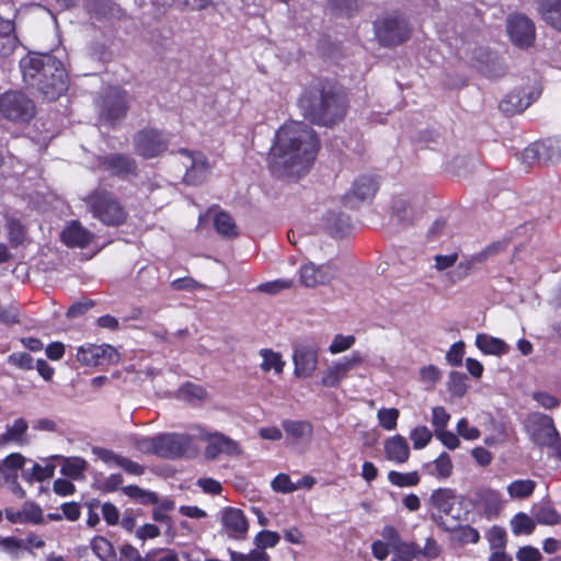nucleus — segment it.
Returning <instances> with one entry per match:
<instances>
[{
    "mask_svg": "<svg viewBox=\"0 0 561 561\" xmlns=\"http://www.w3.org/2000/svg\"><path fill=\"white\" fill-rule=\"evenodd\" d=\"M335 275L336 270L331 264L316 265L309 262L300 267V283L306 287L324 285Z\"/></svg>",
    "mask_w": 561,
    "mask_h": 561,
    "instance_id": "nucleus-21",
    "label": "nucleus"
},
{
    "mask_svg": "<svg viewBox=\"0 0 561 561\" xmlns=\"http://www.w3.org/2000/svg\"><path fill=\"white\" fill-rule=\"evenodd\" d=\"M355 341L354 335L337 334L333 337L329 346V352L331 354H339L348 351L355 344Z\"/></svg>",
    "mask_w": 561,
    "mask_h": 561,
    "instance_id": "nucleus-47",
    "label": "nucleus"
},
{
    "mask_svg": "<svg viewBox=\"0 0 561 561\" xmlns=\"http://www.w3.org/2000/svg\"><path fill=\"white\" fill-rule=\"evenodd\" d=\"M221 524L230 538L244 539L249 523L243 512L234 507H225L220 512Z\"/></svg>",
    "mask_w": 561,
    "mask_h": 561,
    "instance_id": "nucleus-20",
    "label": "nucleus"
},
{
    "mask_svg": "<svg viewBox=\"0 0 561 561\" xmlns=\"http://www.w3.org/2000/svg\"><path fill=\"white\" fill-rule=\"evenodd\" d=\"M381 536L386 540L385 542H387L391 549H394L396 547L405 542L401 539L398 529L391 525H386L382 527Z\"/></svg>",
    "mask_w": 561,
    "mask_h": 561,
    "instance_id": "nucleus-59",
    "label": "nucleus"
},
{
    "mask_svg": "<svg viewBox=\"0 0 561 561\" xmlns=\"http://www.w3.org/2000/svg\"><path fill=\"white\" fill-rule=\"evenodd\" d=\"M457 524H459V522ZM450 533H455L456 539L461 543H477L480 540L478 530L468 525H456V529Z\"/></svg>",
    "mask_w": 561,
    "mask_h": 561,
    "instance_id": "nucleus-45",
    "label": "nucleus"
},
{
    "mask_svg": "<svg viewBox=\"0 0 561 561\" xmlns=\"http://www.w3.org/2000/svg\"><path fill=\"white\" fill-rule=\"evenodd\" d=\"M516 559L518 561H540L541 554L538 549L526 546L517 551Z\"/></svg>",
    "mask_w": 561,
    "mask_h": 561,
    "instance_id": "nucleus-64",
    "label": "nucleus"
},
{
    "mask_svg": "<svg viewBox=\"0 0 561 561\" xmlns=\"http://www.w3.org/2000/svg\"><path fill=\"white\" fill-rule=\"evenodd\" d=\"M535 520L542 525H557L561 523V515L550 505L541 504L533 507Z\"/></svg>",
    "mask_w": 561,
    "mask_h": 561,
    "instance_id": "nucleus-33",
    "label": "nucleus"
},
{
    "mask_svg": "<svg viewBox=\"0 0 561 561\" xmlns=\"http://www.w3.org/2000/svg\"><path fill=\"white\" fill-rule=\"evenodd\" d=\"M106 168L117 174L131 173L135 170L133 160L125 156L116 154L105 161Z\"/></svg>",
    "mask_w": 561,
    "mask_h": 561,
    "instance_id": "nucleus-40",
    "label": "nucleus"
},
{
    "mask_svg": "<svg viewBox=\"0 0 561 561\" xmlns=\"http://www.w3.org/2000/svg\"><path fill=\"white\" fill-rule=\"evenodd\" d=\"M280 540V536L276 531L261 530L254 537V543L257 548H274Z\"/></svg>",
    "mask_w": 561,
    "mask_h": 561,
    "instance_id": "nucleus-46",
    "label": "nucleus"
},
{
    "mask_svg": "<svg viewBox=\"0 0 561 561\" xmlns=\"http://www.w3.org/2000/svg\"><path fill=\"white\" fill-rule=\"evenodd\" d=\"M332 10L341 15H351L358 9V0H328Z\"/></svg>",
    "mask_w": 561,
    "mask_h": 561,
    "instance_id": "nucleus-51",
    "label": "nucleus"
},
{
    "mask_svg": "<svg viewBox=\"0 0 561 561\" xmlns=\"http://www.w3.org/2000/svg\"><path fill=\"white\" fill-rule=\"evenodd\" d=\"M432 432L425 425L416 426L410 432V439L413 443L414 449L425 448L432 440Z\"/></svg>",
    "mask_w": 561,
    "mask_h": 561,
    "instance_id": "nucleus-43",
    "label": "nucleus"
},
{
    "mask_svg": "<svg viewBox=\"0 0 561 561\" xmlns=\"http://www.w3.org/2000/svg\"><path fill=\"white\" fill-rule=\"evenodd\" d=\"M442 552V547L439 543L432 537L427 538L424 547L421 549L420 556L424 557L426 560L432 561L439 557Z\"/></svg>",
    "mask_w": 561,
    "mask_h": 561,
    "instance_id": "nucleus-60",
    "label": "nucleus"
},
{
    "mask_svg": "<svg viewBox=\"0 0 561 561\" xmlns=\"http://www.w3.org/2000/svg\"><path fill=\"white\" fill-rule=\"evenodd\" d=\"M93 236L78 221L70 222L61 232L62 241L69 247L83 248L88 245Z\"/></svg>",
    "mask_w": 561,
    "mask_h": 561,
    "instance_id": "nucleus-24",
    "label": "nucleus"
},
{
    "mask_svg": "<svg viewBox=\"0 0 561 561\" xmlns=\"http://www.w3.org/2000/svg\"><path fill=\"white\" fill-rule=\"evenodd\" d=\"M476 346L482 353L493 356H502L510 351V346L505 341L485 333L477 334Z\"/></svg>",
    "mask_w": 561,
    "mask_h": 561,
    "instance_id": "nucleus-26",
    "label": "nucleus"
},
{
    "mask_svg": "<svg viewBox=\"0 0 561 561\" xmlns=\"http://www.w3.org/2000/svg\"><path fill=\"white\" fill-rule=\"evenodd\" d=\"M430 474L438 479H447L453 474L454 465L447 453H442L433 462L426 466Z\"/></svg>",
    "mask_w": 561,
    "mask_h": 561,
    "instance_id": "nucleus-32",
    "label": "nucleus"
},
{
    "mask_svg": "<svg viewBox=\"0 0 561 561\" xmlns=\"http://www.w3.org/2000/svg\"><path fill=\"white\" fill-rule=\"evenodd\" d=\"M435 436L448 449L454 450V449L458 448L460 445V440H459L458 436L456 434H454L453 432L439 428V430H435Z\"/></svg>",
    "mask_w": 561,
    "mask_h": 561,
    "instance_id": "nucleus-58",
    "label": "nucleus"
},
{
    "mask_svg": "<svg viewBox=\"0 0 561 561\" xmlns=\"http://www.w3.org/2000/svg\"><path fill=\"white\" fill-rule=\"evenodd\" d=\"M319 351L312 344H299L293 352L294 374L298 378L311 377L318 368Z\"/></svg>",
    "mask_w": 561,
    "mask_h": 561,
    "instance_id": "nucleus-15",
    "label": "nucleus"
},
{
    "mask_svg": "<svg viewBox=\"0 0 561 561\" xmlns=\"http://www.w3.org/2000/svg\"><path fill=\"white\" fill-rule=\"evenodd\" d=\"M194 437L207 442V447L205 448V457L208 459H215L220 454H227L229 456H239L242 454V448L240 447L239 443L224 434H210L204 430H201L198 434L194 435Z\"/></svg>",
    "mask_w": 561,
    "mask_h": 561,
    "instance_id": "nucleus-12",
    "label": "nucleus"
},
{
    "mask_svg": "<svg viewBox=\"0 0 561 561\" xmlns=\"http://www.w3.org/2000/svg\"><path fill=\"white\" fill-rule=\"evenodd\" d=\"M512 533L518 535H530L535 529V522L525 513L516 514L511 520Z\"/></svg>",
    "mask_w": 561,
    "mask_h": 561,
    "instance_id": "nucleus-39",
    "label": "nucleus"
},
{
    "mask_svg": "<svg viewBox=\"0 0 561 561\" xmlns=\"http://www.w3.org/2000/svg\"><path fill=\"white\" fill-rule=\"evenodd\" d=\"M482 261H483V255L480 254V255H477V256H474L470 260H467L465 262H460L456 266L453 279L459 280V279L467 277L470 274V272L472 271L474 263L482 262Z\"/></svg>",
    "mask_w": 561,
    "mask_h": 561,
    "instance_id": "nucleus-53",
    "label": "nucleus"
},
{
    "mask_svg": "<svg viewBox=\"0 0 561 561\" xmlns=\"http://www.w3.org/2000/svg\"><path fill=\"white\" fill-rule=\"evenodd\" d=\"M526 430L534 444L549 447L559 439V432L552 417L542 413H533L527 419Z\"/></svg>",
    "mask_w": 561,
    "mask_h": 561,
    "instance_id": "nucleus-7",
    "label": "nucleus"
},
{
    "mask_svg": "<svg viewBox=\"0 0 561 561\" xmlns=\"http://www.w3.org/2000/svg\"><path fill=\"white\" fill-rule=\"evenodd\" d=\"M376 37L383 46H393L404 42L410 34L407 22L398 15L381 18L375 23Z\"/></svg>",
    "mask_w": 561,
    "mask_h": 561,
    "instance_id": "nucleus-8",
    "label": "nucleus"
},
{
    "mask_svg": "<svg viewBox=\"0 0 561 561\" xmlns=\"http://www.w3.org/2000/svg\"><path fill=\"white\" fill-rule=\"evenodd\" d=\"M388 481L398 488H410L415 486L420 482V476L417 471L400 472L391 470L388 472Z\"/></svg>",
    "mask_w": 561,
    "mask_h": 561,
    "instance_id": "nucleus-35",
    "label": "nucleus"
},
{
    "mask_svg": "<svg viewBox=\"0 0 561 561\" xmlns=\"http://www.w3.org/2000/svg\"><path fill=\"white\" fill-rule=\"evenodd\" d=\"M421 548L414 542H404L392 549L391 561H414L420 556Z\"/></svg>",
    "mask_w": 561,
    "mask_h": 561,
    "instance_id": "nucleus-38",
    "label": "nucleus"
},
{
    "mask_svg": "<svg viewBox=\"0 0 561 561\" xmlns=\"http://www.w3.org/2000/svg\"><path fill=\"white\" fill-rule=\"evenodd\" d=\"M431 518L443 530L456 529L459 516L454 514L456 497L450 489L435 490L430 497Z\"/></svg>",
    "mask_w": 561,
    "mask_h": 561,
    "instance_id": "nucleus-5",
    "label": "nucleus"
},
{
    "mask_svg": "<svg viewBox=\"0 0 561 561\" xmlns=\"http://www.w3.org/2000/svg\"><path fill=\"white\" fill-rule=\"evenodd\" d=\"M76 358L82 366L96 367L117 363L119 354L108 344L85 343L77 348Z\"/></svg>",
    "mask_w": 561,
    "mask_h": 561,
    "instance_id": "nucleus-9",
    "label": "nucleus"
},
{
    "mask_svg": "<svg viewBox=\"0 0 561 561\" xmlns=\"http://www.w3.org/2000/svg\"><path fill=\"white\" fill-rule=\"evenodd\" d=\"M181 163L186 169L183 180L190 185H197L204 182L210 174L211 165L206 156L202 152H192L185 149L180 150Z\"/></svg>",
    "mask_w": 561,
    "mask_h": 561,
    "instance_id": "nucleus-10",
    "label": "nucleus"
},
{
    "mask_svg": "<svg viewBox=\"0 0 561 561\" xmlns=\"http://www.w3.org/2000/svg\"><path fill=\"white\" fill-rule=\"evenodd\" d=\"M205 390L195 383H186L179 389V397L184 400L203 399Z\"/></svg>",
    "mask_w": 561,
    "mask_h": 561,
    "instance_id": "nucleus-56",
    "label": "nucleus"
},
{
    "mask_svg": "<svg viewBox=\"0 0 561 561\" xmlns=\"http://www.w3.org/2000/svg\"><path fill=\"white\" fill-rule=\"evenodd\" d=\"M378 190V181L375 175L362 174L355 179L346 194V202L355 207L359 202L370 201Z\"/></svg>",
    "mask_w": 561,
    "mask_h": 561,
    "instance_id": "nucleus-19",
    "label": "nucleus"
},
{
    "mask_svg": "<svg viewBox=\"0 0 561 561\" xmlns=\"http://www.w3.org/2000/svg\"><path fill=\"white\" fill-rule=\"evenodd\" d=\"M55 467L53 465L42 466L38 463H34L31 470H24L22 472V478L26 482L33 481H45L50 479L54 476Z\"/></svg>",
    "mask_w": 561,
    "mask_h": 561,
    "instance_id": "nucleus-37",
    "label": "nucleus"
},
{
    "mask_svg": "<svg viewBox=\"0 0 561 561\" xmlns=\"http://www.w3.org/2000/svg\"><path fill=\"white\" fill-rule=\"evenodd\" d=\"M319 140L306 124L290 122L276 133L270 152V167L278 176H300L316 158Z\"/></svg>",
    "mask_w": 561,
    "mask_h": 561,
    "instance_id": "nucleus-1",
    "label": "nucleus"
},
{
    "mask_svg": "<svg viewBox=\"0 0 561 561\" xmlns=\"http://www.w3.org/2000/svg\"><path fill=\"white\" fill-rule=\"evenodd\" d=\"M28 422L23 417H18L12 424L5 426L4 432L0 435V447L14 445L23 447L28 445L27 436Z\"/></svg>",
    "mask_w": 561,
    "mask_h": 561,
    "instance_id": "nucleus-22",
    "label": "nucleus"
},
{
    "mask_svg": "<svg viewBox=\"0 0 561 561\" xmlns=\"http://www.w3.org/2000/svg\"><path fill=\"white\" fill-rule=\"evenodd\" d=\"M88 206L94 218L107 226L125 222L127 213L115 196L106 191H95L87 198Z\"/></svg>",
    "mask_w": 561,
    "mask_h": 561,
    "instance_id": "nucleus-3",
    "label": "nucleus"
},
{
    "mask_svg": "<svg viewBox=\"0 0 561 561\" xmlns=\"http://www.w3.org/2000/svg\"><path fill=\"white\" fill-rule=\"evenodd\" d=\"M450 421V414L443 407H434L432 409V425L435 430H445Z\"/></svg>",
    "mask_w": 561,
    "mask_h": 561,
    "instance_id": "nucleus-54",
    "label": "nucleus"
},
{
    "mask_svg": "<svg viewBox=\"0 0 561 561\" xmlns=\"http://www.w3.org/2000/svg\"><path fill=\"white\" fill-rule=\"evenodd\" d=\"M457 433L466 440H476L480 437V431L471 426L467 419L462 417L457 423Z\"/></svg>",
    "mask_w": 561,
    "mask_h": 561,
    "instance_id": "nucleus-52",
    "label": "nucleus"
},
{
    "mask_svg": "<svg viewBox=\"0 0 561 561\" xmlns=\"http://www.w3.org/2000/svg\"><path fill=\"white\" fill-rule=\"evenodd\" d=\"M128 98L125 91L119 88H111L106 92L102 108L101 118L112 123L122 118L127 111Z\"/></svg>",
    "mask_w": 561,
    "mask_h": 561,
    "instance_id": "nucleus-17",
    "label": "nucleus"
},
{
    "mask_svg": "<svg viewBox=\"0 0 561 561\" xmlns=\"http://www.w3.org/2000/svg\"><path fill=\"white\" fill-rule=\"evenodd\" d=\"M135 149L144 158H154L168 149V140L159 130L146 128L136 135Z\"/></svg>",
    "mask_w": 561,
    "mask_h": 561,
    "instance_id": "nucleus-13",
    "label": "nucleus"
},
{
    "mask_svg": "<svg viewBox=\"0 0 561 561\" xmlns=\"http://www.w3.org/2000/svg\"><path fill=\"white\" fill-rule=\"evenodd\" d=\"M26 460L20 453H12L0 460V484L14 482V478H18V471L23 469Z\"/></svg>",
    "mask_w": 561,
    "mask_h": 561,
    "instance_id": "nucleus-25",
    "label": "nucleus"
},
{
    "mask_svg": "<svg viewBox=\"0 0 561 561\" xmlns=\"http://www.w3.org/2000/svg\"><path fill=\"white\" fill-rule=\"evenodd\" d=\"M533 100L522 91H515L506 95L500 103V108L507 115H514L525 111Z\"/></svg>",
    "mask_w": 561,
    "mask_h": 561,
    "instance_id": "nucleus-27",
    "label": "nucleus"
},
{
    "mask_svg": "<svg viewBox=\"0 0 561 561\" xmlns=\"http://www.w3.org/2000/svg\"><path fill=\"white\" fill-rule=\"evenodd\" d=\"M14 23L0 16V56L11 54L18 46Z\"/></svg>",
    "mask_w": 561,
    "mask_h": 561,
    "instance_id": "nucleus-28",
    "label": "nucleus"
},
{
    "mask_svg": "<svg viewBox=\"0 0 561 561\" xmlns=\"http://www.w3.org/2000/svg\"><path fill=\"white\" fill-rule=\"evenodd\" d=\"M304 116L319 125H331L344 115V106L333 87L314 82L305 89L298 100Z\"/></svg>",
    "mask_w": 561,
    "mask_h": 561,
    "instance_id": "nucleus-2",
    "label": "nucleus"
},
{
    "mask_svg": "<svg viewBox=\"0 0 561 561\" xmlns=\"http://www.w3.org/2000/svg\"><path fill=\"white\" fill-rule=\"evenodd\" d=\"M194 435L163 434L158 436V456L175 458L195 450L192 446Z\"/></svg>",
    "mask_w": 561,
    "mask_h": 561,
    "instance_id": "nucleus-14",
    "label": "nucleus"
},
{
    "mask_svg": "<svg viewBox=\"0 0 561 561\" xmlns=\"http://www.w3.org/2000/svg\"><path fill=\"white\" fill-rule=\"evenodd\" d=\"M385 458L393 463H405L410 458L408 440L402 435H393L383 442Z\"/></svg>",
    "mask_w": 561,
    "mask_h": 561,
    "instance_id": "nucleus-23",
    "label": "nucleus"
},
{
    "mask_svg": "<svg viewBox=\"0 0 561 561\" xmlns=\"http://www.w3.org/2000/svg\"><path fill=\"white\" fill-rule=\"evenodd\" d=\"M458 261V254L456 252L450 254H437L434 256V267L439 271H446L454 266Z\"/></svg>",
    "mask_w": 561,
    "mask_h": 561,
    "instance_id": "nucleus-62",
    "label": "nucleus"
},
{
    "mask_svg": "<svg viewBox=\"0 0 561 561\" xmlns=\"http://www.w3.org/2000/svg\"><path fill=\"white\" fill-rule=\"evenodd\" d=\"M465 354V343L458 341L454 343L446 354L447 362L453 366H460Z\"/></svg>",
    "mask_w": 561,
    "mask_h": 561,
    "instance_id": "nucleus-55",
    "label": "nucleus"
},
{
    "mask_svg": "<svg viewBox=\"0 0 561 561\" xmlns=\"http://www.w3.org/2000/svg\"><path fill=\"white\" fill-rule=\"evenodd\" d=\"M400 412L396 408H382L377 412L379 425L386 431H393L397 427Z\"/></svg>",
    "mask_w": 561,
    "mask_h": 561,
    "instance_id": "nucleus-41",
    "label": "nucleus"
},
{
    "mask_svg": "<svg viewBox=\"0 0 561 561\" xmlns=\"http://www.w3.org/2000/svg\"><path fill=\"white\" fill-rule=\"evenodd\" d=\"M272 489L280 493H291L297 490V485H295L288 474L279 473L273 479Z\"/></svg>",
    "mask_w": 561,
    "mask_h": 561,
    "instance_id": "nucleus-50",
    "label": "nucleus"
},
{
    "mask_svg": "<svg viewBox=\"0 0 561 561\" xmlns=\"http://www.w3.org/2000/svg\"><path fill=\"white\" fill-rule=\"evenodd\" d=\"M48 59H56L50 55L28 54L20 61L23 81L25 84L35 88L44 78V68Z\"/></svg>",
    "mask_w": 561,
    "mask_h": 561,
    "instance_id": "nucleus-18",
    "label": "nucleus"
},
{
    "mask_svg": "<svg viewBox=\"0 0 561 561\" xmlns=\"http://www.w3.org/2000/svg\"><path fill=\"white\" fill-rule=\"evenodd\" d=\"M506 31L511 41L519 47H528L535 39V25L523 14L510 15L506 20Z\"/></svg>",
    "mask_w": 561,
    "mask_h": 561,
    "instance_id": "nucleus-16",
    "label": "nucleus"
},
{
    "mask_svg": "<svg viewBox=\"0 0 561 561\" xmlns=\"http://www.w3.org/2000/svg\"><path fill=\"white\" fill-rule=\"evenodd\" d=\"M282 426L296 440L310 439L313 433V426L308 421L284 420Z\"/></svg>",
    "mask_w": 561,
    "mask_h": 561,
    "instance_id": "nucleus-30",
    "label": "nucleus"
},
{
    "mask_svg": "<svg viewBox=\"0 0 561 561\" xmlns=\"http://www.w3.org/2000/svg\"><path fill=\"white\" fill-rule=\"evenodd\" d=\"M536 489V482L530 479L514 480L507 485V493L514 499L529 497Z\"/></svg>",
    "mask_w": 561,
    "mask_h": 561,
    "instance_id": "nucleus-34",
    "label": "nucleus"
},
{
    "mask_svg": "<svg viewBox=\"0 0 561 561\" xmlns=\"http://www.w3.org/2000/svg\"><path fill=\"white\" fill-rule=\"evenodd\" d=\"M539 11L548 24L561 31V0H541Z\"/></svg>",
    "mask_w": 561,
    "mask_h": 561,
    "instance_id": "nucleus-29",
    "label": "nucleus"
},
{
    "mask_svg": "<svg viewBox=\"0 0 561 561\" xmlns=\"http://www.w3.org/2000/svg\"><path fill=\"white\" fill-rule=\"evenodd\" d=\"M91 549L101 561H114V548L106 538L101 536L94 537L91 540Z\"/></svg>",
    "mask_w": 561,
    "mask_h": 561,
    "instance_id": "nucleus-36",
    "label": "nucleus"
},
{
    "mask_svg": "<svg viewBox=\"0 0 561 561\" xmlns=\"http://www.w3.org/2000/svg\"><path fill=\"white\" fill-rule=\"evenodd\" d=\"M363 362L359 352H353L350 356H345L328 365L321 373V383L324 387L337 388L340 383L347 377L348 371L357 367Z\"/></svg>",
    "mask_w": 561,
    "mask_h": 561,
    "instance_id": "nucleus-11",
    "label": "nucleus"
},
{
    "mask_svg": "<svg viewBox=\"0 0 561 561\" xmlns=\"http://www.w3.org/2000/svg\"><path fill=\"white\" fill-rule=\"evenodd\" d=\"M466 377L459 373L450 374V387L449 390L457 397H463L467 392Z\"/></svg>",
    "mask_w": 561,
    "mask_h": 561,
    "instance_id": "nucleus-61",
    "label": "nucleus"
},
{
    "mask_svg": "<svg viewBox=\"0 0 561 561\" xmlns=\"http://www.w3.org/2000/svg\"><path fill=\"white\" fill-rule=\"evenodd\" d=\"M36 114L33 100L20 91H7L0 95V115L13 123L25 124Z\"/></svg>",
    "mask_w": 561,
    "mask_h": 561,
    "instance_id": "nucleus-4",
    "label": "nucleus"
},
{
    "mask_svg": "<svg viewBox=\"0 0 561 561\" xmlns=\"http://www.w3.org/2000/svg\"><path fill=\"white\" fill-rule=\"evenodd\" d=\"M486 538L492 549H503L506 543V531L503 527L492 526L486 534Z\"/></svg>",
    "mask_w": 561,
    "mask_h": 561,
    "instance_id": "nucleus-49",
    "label": "nucleus"
},
{
    "mask_svg": "<svg viewBox=\"0 0 561 561\" xmlns=\"http://www.w3.org/2000/svg\"><path fill=\"white\" fill-rule=\"evenodd\" d=\"M44 79L35 85L45 99L54 101L62 95L68 89L67 72L57 59H48L46 68H44Z\"/></svg>",
    "mask_w": 561,
    "mask_h": 561,
    "instance_id": "nucleus-6",
    "label": "nucleus"
},
{
    "mask_svg": "<svg viewBox=\"0 0 561 561\" xmlns=\"http://www.w3.org/2000/svg\"><path fill=\"white\" fill-rule=\"evenodd\" d=\"M260 356L262 358L260 367L263 371L273 370L277 375L284 371L286 362L283 359L280 353L271 348H262L260 351Z\"/></svg>",
    "mask_w": 561,
    "mask_h": 561,
    "instance_id": "nucleus-31",
    "label": "nucleus"
},
{
    "mask_svg": "<svg viewBox=\"0 0 561 561\" xmlns=\"http://www.w3.org/2000/svg\"><path fill=\"white\" fill-rule=\"evenodd\" d=\"M8 362L21 369L33 368V358L27 353H13L8 357Z\"/></svg>",
    "mask_w": 561,
    "mask_h": 561,
    "instance_id": "nucleus-63",
    "label": "nucleus"
},
{
    "mask_svg": "<svg viewBox=\"0 0 561 561\" xmlns=\"http://www.w3.org/2000/svg\"><path fill=\"white\" fill-rule=\"evenodd\" d=\"M293 284H294L293 279H275V280L260 284L257 286V290L261 293L274 295L284 289L290 288L293 286Z\"/></svg>",
    "mask_w": 561,
    "mask_h": 561,
    "instance_id": "nucleus-48",
    "label": "nucleus"
},
{
    "mask_svg": "<svg viewBox=\"0 0 561 561\" xmlns=\"http://www.w3.org/2000/svg\"><path fill=\"white\" fill-rule=\"evenodd\" d=\"M215 227L218 233L225 237H234L237 234L236 225L226 213H219L215 217Z\"/></svg>",
    "mask_w": 561,
    "mask_h": 561,
    "instance_id": "nucleus-44",
    "label": "nucleus"
},
{
    "mask_svg": "<svg viewBox=\"0 0 561 561\" xmlns=\"http://www.w3.org/2000/svg\"><path fill=\"white\" fill-rule=\"evenodd\" d=\"M8 237L12 245H19L24 240V229L22 225L16 220H10L8 222Z\"/></svg>",
    "mask_w": 561,
    "mask_h": 561,
    "instance_id": "nucleus-57",
    "label": "nucleus"
},
{
    "mask_svg": "<svg viewBox=\"0 0 561 561\" xmlns=\"http://www.w3.org/2000/svg\"><path fill=\"white\" fill-rule=\"evenodd\" d=\"M87 469V461L80 457H69L65 459L61 472L70 478H79Z\"/></svg>",
    "mask_w": 561,
    "mask_h": 561,
    "instance_id": "nucleus-42",
    "label": "nucleus"
}]
</instances>
